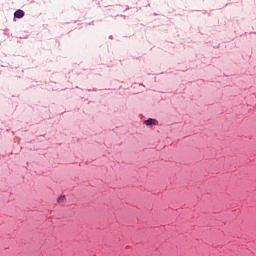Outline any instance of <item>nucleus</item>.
Instances as JSON below:
<instances>
[{
    "instance_id": "1",
    "label": "nucleus",
    "mask_w": 256,
    "mask_h": 256,
    "mask_svg": "<svg viewBox=\"0 0 256 256\" xmlns=\"http://www.w3.org/2000/svg\"><path fill=\"white\" fill-rule=\"evenodd\" d=\"M14 17L16 19H23V17H25V12L21 9L17 10L15 13H14Z\"/></svg>"
},
{
    "instance_id": "2",
    "label": "nucleus",
    "mask_w": 256,
    "mask_h": 256,
    "mask_svg": "<svg viewBox=\"0 0 256 256\" xmlns=\"http://www.w3.org/2000/svg\"><path fill=\"white\" fill-rule=\"evenodd\" d=\"M145 125H159V122L153 118H149L145 121Z\"/></svg>"
},
{
    "instance_id": "3",
    "label": "nucleus",
    "mask_w": 256,
    "mask_h": 256,
    "mask_svg": "<svg viewBox=\"0 0 256 256\" xmlns=\"http://www.w3.org/2000/svg\"><path fill=\"white\" fill-rule=\"evenodd\" d=\"M63 201H65V196H60L58 198V203H63Z\"/></svg>"
}]
</instances>
